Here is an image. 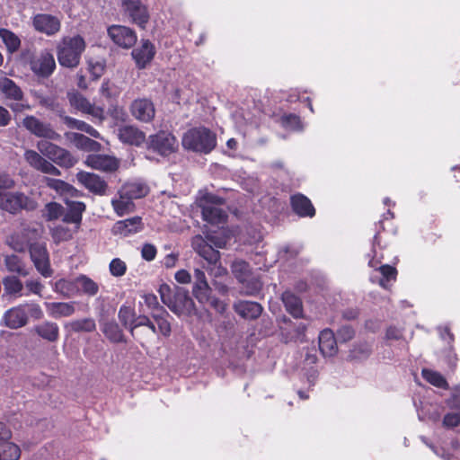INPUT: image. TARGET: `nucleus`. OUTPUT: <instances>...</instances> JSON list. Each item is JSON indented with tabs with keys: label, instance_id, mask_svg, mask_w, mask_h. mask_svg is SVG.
I'll use <instances>...</instances> for the list:
<instances>
[{
	"label": "nucleus",
	"instance_id": "423d86ee",
	"mask_svg": "<svg viewBox=\"0 0 460 460\" xmlns=\"http://www.w3.org/2000/svg\"><path fill=\"white\" fill-rule=\"evenodd\" d=\"M223 204V199L213 194H206L200 199L203 219L212 225L225 222L227 215L226 211L220 208Z\"/></svg>",
	"mask_w": 460,
	"mask_h": 460
},
{
	"label": "nucleus",
	"instance_id": "c03bdc74",
	"mask_svg": "<svg viewBox=\"0 0 460 460\" xmlns=\"http://www.w3.org/2000/svg\"><path fill=\"white\" fill-rule=\"evenodd\" d=\"M105 336L113 342H120L123 341V333L119 326L114 322L105 323L102 327Z\"/></svg>",
	"mask_w": 460,
	"mask_h": 460
},
{
	"label": "nucleus",
	"instance_id": "09e8293b",
	"mask_svg": "<svg viewBox=\"0 0 460 460\" xmlns=\"http://www.w3.org/2000/svg\"><path fill=\"white\" fill-rule=\"evenodd\" d=\"M68 326L74 332H93L96 327L94 321L91 318L73 321Z\"/></svg>",
	"mask_w": 460,
	"mask_h": 460
},
{
	"label": "nucleus",
	"instance_id": "6e6d98bb",
	"mask_svg": "<svg viewBox=\"0 0 460 460\" xmlns=\"http://www.w3.org/2000/svg\"><path fill=\"white\" fill-rule=\"evenodd\" d=\"M282 124L285 128L292 130H300L303 128L300 118L293 114L284 116L282 118Z\"/></svg>",
	"mask_w": 460,
	"mask_h": 460
},
{
	"label": "nucleus",
	"instance_id": "49530a36",
	"mask_svg": "<svg viewBox=\"0 0 460 460\" xmlns=\"http://www.w3.org/2000/svg\"><path fill=\"white\" fill-rule=\"evenodd\" d=\"M422 376L427 382L437 387L447 388L448 386L444 376L436 371L430 369H423Z\"/></svg>",
	"mask_w": 460,
	"mask_h": 460
},
{
	"label": "nucleus",
	"instance_id": "680f3d73",
	"mask_svg": "<svg viewBox=\"0 0 460 460\" xmlns=\"http://www.w3.org/2000/svg\"><path fill=\"white\" fill-rule=\"evenodd\" d=\"M13 186V179L8 173L0 171V190L12 189Z\"/></svg>",
	"mask_w": 460,
	"mask_h": 460
},
{
	"label": "nucleus",
	"instance_id": "8fccbe9b",
	"mask_svg": "<svg viewBox=\"0 0 460 460\" xmlns=\"http://www.w3.org/2000/svg\"><path fill=\"white\" fill-rule=\"evenodd\" d=\"M379 270L383 278L379 280V285L384 288H388V283L390 280H395L396 270L390 265H382Z\"/></svg>",
	"mask_w": 460,
	"mask_h": 460
},
{
	"label": "nucleus",
	"instance_id": "6e6552de",
	"mask_svg": "<svg viewBox=\"0 0 460 460\" xmlns=\"http://www.w3.org/2000/svg\"><path fill=\"white\" fill-rule=\"evenodd\" d=\"M29 65L31 71L40 77H49L56 68L53 55L48 50H42L39 54L31 55Z\"/></svg>",
	"mask_w": 460,
	"mask_h": 460
},
{
	"label": "nucleus",
	"instance_id": "e2e57ef3",
	"mask_svg": "<svg viewBox=\"0 0 460 460\" xmlns=\"http://www.w3.org/2000/svg\"><path fill=\"white\" fill-rule=\"evenodd\" d=\"M65 122L69 128H76L81 131H84L85 127L87 125V123H85L84 121H82V120H79V119H74L71 117H66Z\"/></svg>",
	"mask_w": 460,
	"mask_h": 460
},
{
	"label": "nucleus",
	"instance_id": "864d4df0",
	"mask_svg": "<svg viewBox=\"0 0 460 460\" xmlns=\"http://www.w3.org/2000/svg\"><path fill=\"white\" fill-rule=\"evenodd\" d=\"M135 315H136V314H135L134 309L129 306L122 305L119 308V319L121 322V323L127 328L130 329V326L132 325Z\"/></svg>",
	"mask_w": 460,
	"mask_h": 460
},
{
	"label": "nucleus",
	"instance_id": "de8ad7c7",
	"mask_svg": "<svg viewBox=\"0 0 460 460\" xmlns=\"http://www.w3.org/2000/svg\"><path fill=\"white\" fill-rule=\"evenodd\" d=\"M4 288L6 293L11 295H20L22 290V283L14 276L6 277L3 280Z\"/></svg>",
	"mask_w": 460,
	"mask_h": 460
},
{
	"label": "nucleus",
	"instance_id": "cd10ccee",
	"mask_svg": "<svg viewBox=\"0 0 460 460\" xmlns=\"http://www.w3.org/2000/svg\"><path fill=\"white\" fill-rule=\"evenodd\" d=\"M234 307L239 315L246 319H256L262 312V306L259 303L252 301H239L234 304Z\"/></svg>",
	"mask_w": 460,
	"mask_h": 460
},
{
	"label": "nucleus",
	"instance_id": "393cba45",
	"mask_svg": "<svg viewBox=\"0 0 460 460\" xmlns=\"http://www.w3.org/2000/svg\"><path fill=\"white\" fill-rule=\"evenodd\" d=\"M143 228L142 219L139 217H134L118 221L112 227L115 234L128 236L141 231Z\"/></svg>",
	"mask_w": 460,
	"mask_h": 460
},
{
	"label": "nucleus",
	"instance_id": "ea45409f",
	"mask_svg": "<svg viewBox=\"0 0 460 460\" xmlns=\"http://www.w3.org/2000/svg\"><path fill=\"white\" fill-rule=\"evenodd\" d=\"M54 291L66 297H71L78 292L76 279L74 280L59 279L54 285Z\"/></svg>",
	"mask_w": 460,
	"mask_h": 460
},
{
	"label": "nucleus",
	"instance_id": "412c9836",
	"mask_svg": "<svg viewBox=\"0 0 460 460\" xmlns=\"http://www.w3.org/2000/svg\"><path fill=\"white\" fill-rule=\"evenodd\" d=\"M118 137L122 143L137 146L146 141V134L138 128L131 125L120 127L118 130Z\"/></svg>",
	"mask_w": 460,
	"mask_h": 460
},
{
	"label": "nucleus",
	"instance_id": "052dcab7",
	"mask_svg": "<svg viewBox=\"0 0 460 460\" xmlns=\"http://www.w3.org/2000/svg\"><path fill=\"white\" fill-rule=\"evenodd\" d=\"M460 423V411L450 412L445 415L443 426L446 428H454Z\"/></svg>",
	"mask_w": 460,
	"mask_h": 460
},
{
	"label": "nucleus",
	"instance_id": "ddd939ff",
	"mask_svg": "<svg viewBox=\"0 0 460 460\" xmlns=\"http://www.w3.org/2000/svg\"><path fill=\"white\" fill-rule=\"evenodd\" d=\"M110 39L119 47L129 49L137 41V35L133 30L122 25H111L108 28Z\"/></svg>",
	"mask_w": 460,
	"mask_h": 460
},
{
	"label": "nucleus",
	"instance_id": "338daca9",
	"mask_svg": "<svg viewBox=\"0 0 460 460\" xmlns=\"http://www.w3.org/2000/svg\"><path fill=\"white\" fill-rule=\"evenodd\" d=\"M89 69L94 79H98L104 72V65L102 62L90 63Z\"/></svg>",
	"mask_w": 460,
	"mask_h": 460
},
{
	"label": "nucleus",
	"instance_id": "a18cd8bd",
	"mask_svg": "<svg viewBox=\"0 0 460 460\" xmlns=\"http://www.w3.org/2000/svg\"><path fill=\"white\" fill-rule=\"evenodd\" d=\"M5 266L9 271L17 273L21 276L28 275V272L22 263V261L16 255H8L4 260Z\"/></svg>",
	"mask_w": 460,
	"mask_h": 460
},
{
	"label": "nucleus",
	"instance_id": "774afa93",
	"mask_svg": "<svg viewBox=\"0 0 460 460\" xmlns=\"http://www.w3.org/2000/svg\"><path fill=\"white\" fill-rule=\"evenodd\" d=\"M447 403L451 408H458L460 406V385L454 388L452 396Z\"/></svg>",
	"mask_w": 460,
	"mask_h": 460
},
{
	"label": "nucleus",
	"instance_id": "5701e85b",
	"mask_svg": "<svg viewBox=\"0 0 460 460\" xmlns=\"http://www.w3.org/2000/svg\"><path fill=\"white\" fill-rule=\"evenodd\" d=\"M47 314L55 319L69 317L75 312V302H46Z\"/></svg>",
	"mask_w": 460,
	"mask_h": 460
},
{
	"label": "nucleus",
	"instance_id": "603ef678",
	"mask_svg": "<svg viewBox=\"0 0 460 460\" xmlns=\"http://www.w3.org/2000/svg\"><path fill=\"white\" fill-rule=\"evenodd\" d=\"M63 213V208L61 205L56 202L48 203L45 206L43 217L47 220L58 219Z\"/></svg>",
	"mask_w": 460,
	"mask_h": 460
},
{
	"label": "nucleus",
	"instance_id": "39448f33",
	"mask_svg": "<svg viewBox=\"0 0 460 460\" xmlns=\"http://www.w3.org/2000/svg\"><path fill=\"white\" fill-rule=\"evenodd\" d=\"M36 201L22 192H3L0 190V209L15 214L22 209L33 210Z\"/></svg>",
	"mask_w": 460,
	"mask_h": 460
},
{
	"label": "nucleus",
	"instance_id": "a19ab883",
	"mask_svg": "<svg viewBox=\"0 0 460 460\" xmlns=\"http://www.w3.org/2000/svg\"><path fill=\"white\" fill-rule=\"evenodd\" d=\"M76 286L78 287V292L82 291L88 296H95L99 291L98 284L84 275L76 278Z\"/></svg>",
	"mask_w": 460,
	"mask_h": 460
},
{
	"label": "nucleus",
	"instance_id": "f3484780",
	"mask_svg": "<svg viewBox=\"0 0 460 460\" xmlns=\"http://www.w3.org/2000/svg\"><path fill=\"white\" fill-rule=\"evenodd\" d=\"M84 164L98 171H102L106 172H111L116 171L119 166V161L111 155H89Z\"/></svg>",
	"mask_w": 460,
	"mask_h": 460
},
{
	"label": "nucleus",
	"instance_id": "37998d69",
	"mask_svg": "<svg viewBox=\"0 0 460 460\" xmlns=\"http://www.w3.org/2000/svg\"><path fill=\"white\" fill-rule=\"evenodd\" d=\"M77 226L69 228L64 226H58L51 230V235L56 243H61L72 239L73 235L77 232Z\"/></svg>",
	"mask_w": 460,
	"mask_h": 460
},
{
	"label": "nucleus",
	"instance_id": "f03ea898",
	"mask_svg": "<svg viewBox=\"0 0 460 460\" xmlns=\"http://www.w3.org/2000/svg\"><path fill=\"white\" fill-rule=\"evenodd\" d=\"M181 143L185 149L208 154L217 146V137L210 129L198 127L185 132Z\"/></svg>",
	"mask_w": 460,
	"mask_h": 460
},
{
	"label": "nucleus",
	"instance_id": "c756f323",
	"mask_svg": "<svg viewBox=\"0 0 460 460\" xmlns=\"http://www.w3.org/2000/svg\"><path fill=\"white\" fill-rule=\"evenodd\" d=\"M319 349L325 357H332L337 352L336 341L331 330H323L319 335Z\"/></svg>",
	"mask_w": 460,
	"mask_h": 460
},
{
	"label": "nucleus",
	"instance_id": "f8f14e48",
	"mask_svg": "<svg viewBox=\"0 0 460 460\" xmlns=\"http://www.w3.org/2000/svg\"><path fill=\"white\" fill-rule=\"evenodd\" d=\"M122 8L134 23L145 28L149 20V13L140 0H122Z\"/></svg>",
	"mask_w": 460,
	"mask_h": 460
},
{
	"label": "nucleus",
	"instance_id": "13d9d810",
	"mask_svg": "<svg viewBox=\"0 0 460 460\" xmlns=\"http://www.w3.org/2000/svg\"><path fill=\"white\" fill-rule=\"evenodd\" d=\"M157 253V250L154 244L145 243L141 248V256L146 261H152L155 260Z\"/></svg>",
	"mask_w": 460,
	"mask_h": 460
},
{
	"label": "nucleus",
	"instance_id": "2eb2a0df",
	"mask_svg": "<svg viewBox=\"0 0 460 460\" xmlns=\"http://www.w3.org/2000/svg\"><path fill=\"white\" fill-rule=\"evenodd\" d=\"M32 25L37 31L53 36L60 31L61 22L57 16L38 13L32 18Z\"/></svg>",
	"mask_w": 460,
	"mask_h": 460
},
{
	"label": "nucleus",
	"instance_id": "20e7f679",
	"mask_svg": "<svg viewBox=\"0 0 460 460\" xmlns=\"http://www.w3.org/2000/svg\"><path fill=\"white\" fill-rule=\"evenodd\" d=\"M36 147L49 161L60 167L71 168L77 163V159L69 151L49 141H38Z\"/></svg>",
	"mask_w": 460,
	"mask_h": 460
},
{
	"label": "nucleus",
	"instance_id": "f257e3e1",
	"mask_svg": "<svg viewBox=\"0 0 460 460\" xmlns=\"http://www.w3.org/2000/svg\"><path fill=\"white\" fill-rule=\"evenodd\" d=\"M85 47V40L80 35L63 37L57 46L59 65L68 68L76 67Z\"/></svg>",
	"mask_w": 460,
	"mask_h": 460
},
{
	"label": "nucleus",
	"instance_id": "1a4fd4ad",
	"mask_svg": "<svg viewBox=\"0 0 460 460\" xmlns=\"http://www.w3.org/2000/svg\"><path fill=\"white\" fill-rule=\"evenodd\" d=\"M23 157L26 163L36 171L54 176L61 174L60 170L39 151L28 149L24 152Z\"/></svg>",
	"mask_w": 460,
	"mask_h": 460
},
{
	"label": "nucleus",
	"instance_id": "9d476101",
	"mask_svg": "<svg viewBox=\"0 0 460 460\" xmlns=\"http://www.w3.org/2000/svg\"><path fill=\"white\" fill-rule=\"evenodd\" d=\"M22 126L38 137L50 140H59L60 135L57 133L49 123H44L34 116H26L22 120Z\"/></svg>",
	"mask_w": 460,
	"mask_h": 460
},
{
	"label": "nucleus",
	"instance_id": "dca6fc26",
	"mask_svg": "<svg viewBox=\"0 0 460 460\" xmlns=\"http://www.w3.org/2000/svg\"><path fill=\"white\" fill-rule=\"evenodd\" d=\"M31 258L38 271L45 278L51 275L49 259L47 248L44 244L34 243L30 245Z\"/></svg>",
	"mask_w": 460,
	"mask_h": 460
},
{
	"label": "nucleus",
	"instance_id": "3c124183",
	"mask_svg": "<svg viewBox=\"0 0 460 460\" xmlns=\"http://www.w3.org/2000/svg\"><path fill=\"white\" fill-rule=\"evenodd\" d=\"M2 453L4 460H18L21 456L19 447L10 442L3 444Z\"/></svg>",
	"mask_w": 460,
	"mask_h": 460
},
{
	"label": "nucleus",
	"instance_id": "c85d7f7f",
	"mask_svg": "<svg viewBox=\"0 0 460 460\" xmlns=\"http://www.w3.org/2000/svg\"><path fill=\"white\" fill-rule=\"evenodd\" d=\"M66 205L68 210L65 213L63 221L65 223L75 224V226H77L79 229L82 221V214L85 210L84 203L81 201H66Z\"/></svg>",
	"mask_w": 460,
	"mask_h": 460
},
{
	"label": "nucleus",
	"instance_id": "a211bd4d",
	"mask_svg": "<svg viewBox=\"0 0 460 460\" xmlns=\"http://www.w3.org/2000/svg\"><path fill=\"white\" fill-rule=\"evenodd\" d=\"M130 111L136 119L145 123L152 121L155 114L154 103L146 98L135 100L130 105Z\"/></svg>",
	"mask_w": 460,
	"mask_h": 460
},
{
	"label": "nucleus",
	"instance_id": "bf43d9fd",
	"mask_svg": "<svg viewBox=\"0 0 460 460\" xmlns=\"http://www.w3.org/2000/svg\"><path fill=\"white\" fill-rule=\"evenodd\" d=\"M22 306L25 307V310L27 311V315L30 314L31 317H32L33 319L40 320L44 315L42 309L38 304H24L22 305Z\"/></svg>",
	"mask_w": 460,
	"mask_h": 460
},
{
	"label": "nucleus",
	"instance_id": "69168bd1",
	"mask_svg": "<svg viewBox=\"0 0 460 460\" xmlns=\"http://www.w3.org/2000/svg\"><path fill=\"white\" fill-rule=\"evenodd\" d=\"M174 278L180 284H189L191 281V275L186 270H180L176 271Z\"/></svg>",
	"mask_w": 460,
	"mask_h": 460
},
{
	"label": "nucleus",
	"instance_id": "79ce46f5",
	"mask_svg": "<svg viewBox=\"0 0 460 460\" xmlns=\"http://www.w3.org/2000/svg\"><path fill=\"white\" fill-rule=\"evenodd\" d=\"M0 38L9 52L13 53L20 48L21 40L17 35L6 29H0Z\"/></svg>",
	"mask_w": 460,
	"mask_h": 460
},
{
	"label": "nucleus",
	"instance_id": "7ed1b4c3",
	"mask_svg": "<svg viewBox=\"0 0 460 460\" xmlns=\"http://www.w3.org/2000/svg\"><path fill=\"white\" fill-rule=\"evenodd\" d=\"M234 277L242 284L243 293L253 296L260 292L262 284L260 279L253 274L249 264L243 260H235L231 265Z\"/></svg>",
	"mask_w": 460,
	"mask_h": 460
},
{
	"label": "nucleus",
	"instance_id": "5fc2aeb1",
	"mask_svg": "<svg viewBox=\"0 0 460 460\" xmlns=\"http://www.w3.org/2000/svg\"><path fill=\"white\" fill-rule=\"evenodd\" d=\"M109 269L112 276L122 277L127 271V264L119 258H115L110 262Z\"/></svg>",
	"mask_w": 460,
	"mask_h": 460
},
{
	"label": "nucleus",
	"instance_id": "c9c22d12",
	"mask_svg": "<svg viewBox=\"0 0 460 460\" xmlns=\"http://www.w3.org/2000/svg\"><path fill=\"white\" fill-rule=\"evenodd\" d=\"M67 137L79 149L86 151H97L101 146L98 142L79 133H70L67 135Z\"/></svg>",
	"mask_w": 460,
	"mask_h": 460
},
{
	"label": "nucleus",
	"instance_id": "aec40b11",
	"mask_svg": "<svg viewBox=\"0 0 460 460\" xmlns=\"http://www.w3.org/2000/svg\"><path fill=\"white\" fill-rule=\"evenodd\" d=\"M194 279L192 288L193 296L199 303H208L210 299L211 288L207 281L205 272L200 269H195Z\"/></svg>",
	"mask_w": 460,
	"mask_h": 460
},
{
	"label": "nucleus",
	"instance_id": "6ab92c4d",
	"mask_svg": "<svg viewBox=\"0 0 460 460\" xmlns=\"http://www.w3.org/2000/svg\"><path fill=\"white\" fill-rule=\"evenodd\" d=\"M76 179L89 191L97 195L105 194L107 183L99 175L82 171L76 174Z\"/></svg>",
	"mask_w": 460,
	"mask_h": 460
},
{
	"label": "nucleus",
	"instance_id": "f704fd0d",
	"mask_svg": "<svg viewBox=\"0 0 460 460\" xmlns=\"http://www.w3.org/2000/svg\"><path fill=\"white\" fill-rule=\"evenodd\" d=\"M205 261L207 265L204 268L211 277L221 278L227 274V270L222 266L219 252H216L215 255L208 257Z\"/></svg>",
	"mask_w": 460,
	"mask_h": 460
},
{
	"label": "nucleus",
	"instance_id": "4468645a",
	"mask_svg": "<svg viewBox=\"0 0 460 460\" xmlns=\"http://www.w3.org/2000/svg\"><path fill=\"white\" fill-rule=\"evenodd\" d=\"M68 100L72 107L76 109L77 111L89 114L93 118L103 120L104 119V111L103 109L98 106L92 104L85 97H84L79 93H69Z\"/></svg>",
	"mask_w": 460,
	"mask_h": 460
},
{
	"label": "nucleus",
	"instance_id": "7c9ffc66",
	"mask_svg": "<svg viewBox=\"0 0 460 460\" xmlns=\"http://www.w3.org/2000/svg\"><path fill=\"white\" fill-rule=\"evenodd\" d=\"M0 92L6 99L13 101H22L23 93L22 89L11 79L7 77L0 78Z\"/></svg>",
	"mask_w": 460,
	"mask_h": 460
},
{
	"label": "nucleus",
	"instance_id": "9b49d317",
	"mask_svg": "<svg viewBox=\"0 0 460 460\" xmlns=\"http://www.w3.org/2000/svg\"><path fill=\"white\" fill-rule=\"evenodd\" d=\"M162 298L164 303L178 315H190L196 313L195 304L187 290L178 291L170 303L165 300L164 296Z\"/></svg>",
	"mask_w": 460,
	"mask_h": 460
},
{
	"label": "nucleus",
	"instance_id": "4be33fe9",
	"mask_svg": "<svg viewBox=\"0 0 460 460\" xmlns=\"http://www.w3.org/2000/svg\"><path fill=\"white\" fill-rule=\"evenodd\" d=\"M3 321L11 329H18L27 323V311L22 305L13 307L5 312Z\"/></svg>",
	"mask_w": 460,
	"mask_h": 460
},
{
	"label": "nucleus",
	"instance_id": "b1692460",
	"mask_svg": "<svg viewBox=\"0 0 460 460\" xmlns=\"http://www.w3.org/2000/svg\"><path fill=\"white\" fill-rule=\"evenodd\" d=\"M155 54V47L147 40H143L141 46L132 51V57L136 61L137 66L140 69L145 68L151 62Z\"/></svg>",
	"mask_w": 460,
	"mask_h": 460
},
{
	"label": "nucleus",
	"instance_id": "4d7b16f0",
	"mask_svg": "<svg viewBox=\"0 0 460 460\" xmlns=\"http://www.w3.org/2000/svg\"><path fill=\"white\" fill-rule=\"evenodd\" d=\"M159 332L164 336H169L171 333V324L168 320L162 315H154Z\"/></svg>",
	"mask_w": 460,
	"mask_h": 460
},
{
	"label": "nucleus",
	"instance_id": "4c0bfd02",
	"mask_svg": "<svg viewBox=\"0 0 460 460\" xmlns=\"http://www.w3.org/2000/svg\"><path fill=\"white\" fill-rule=\"evenodd\" d=\"M44 182L60 195L75 196L77 193V190L73 186L58 179L45 177Z\"/></svg>",
	"mask_w": 460,
	"mask_h": 460
},
{
	"label": "nucleus",
	"instance_id": "e433bc0d",
	"mask_svg": "<svg viewBox=\"0 0 460 460\" xmlns=\"http://www.w3.org/2000/svg\"><path fill=\"white\" fill-rule=\"evenodd\" d=\"M111 205L116 214L119 217L132 211L134 207L132 199L127 195H121L120 190L118 192V197L112 199Z\"/></svg>",
	"mask_w": 460,
	"mask_h": 460
},
{
	"label": "nucleus",
	"instance_id": "0e129e2a",
	"mask_svg": "<svg viewBox=\"0 0 460 460\" xmlns=\"http://www.w3.org/2000/svg\"><path fill=\"white\" fill-rule=\"evenodd\" d=\"M354 336V331L349 326H343L338 331V339L342 341H349Z\"/></svg>",
	"mask_w": 460,
	"mask_h": 460
},
{
	"label": "nucleus",
	"instance_id": "0eeeda50",
	"mask_svg": "<svg viewBox=\"0 0 460 460\" xmlns=\"http://www.w3.org/2000/svg\"><path fill=\"white\" fill-rule=\"evenodd\" d=\"M147 147L163 156H167L176 152L178 141L172 133L162 130L149 136Z\"/></svg>",
	"mask_w": 460,
	"mask_h": 460
},
{
	"label": "nucleus",
	"instance_id": "bb28decb",
	"mask_svg": "<svg viewBox=\"0 0 460 460\" xmlns=\"http://www.w3.org/2000/svg\"><path fill=\"white\" fill-rule=\"evenodd\" d=\"M36 235V231L24 229L21 233H16L10 236L8 243L14 251L24 252L29 247L31 237Z\"/></svg>",
	"mask_w": 460,
	"mask_h": 460
},
{
	"label": "nucleus",
	"instance_id": "2f4dec72",
	"mask_svg": "<svg viewBox=\"0 0 460 460\" xmlns=\"http://www.w3.org/2000/svg\"><path fill=\"white\" fill-rule=\"evenodd\" d=\"M293 210L301 217H313L314 208L311 201L304 195L297 194L291 198Z\"/></svg>",
	"mask_w": 460,
	"mask_h": 460
},
{
	"label": "nucleus",
	"instance_id": "58836bf2",
	"mask_svg": "<svg viewBox=\"0 0 460 460\" xmlns=\"http://www.w3.org/2000/svg\"><path fill=\"white\" fill-rule=\"evenodd\" d=\"M193 250L204 260L211 255H215L217 250H215L201 235H196L191 240Z\"/></svg>",
	"mask_w": 460,
	"mask_h": 460
},
{
	"label": "nucleus",
	"instance_id": "473e14b6",
	"mask_svg": "<svg viewBox=\"0 0 460 460\" xmlns=\"http://www.w3.org/2000/svg\"><path fill=\"white\" fill-rule=\"evenodd\" d=\"M121 195H127L131 199L145 197L149 189L146 184L140 181H134L125 183L121 189Z\"/></svg>",
	"mask_w": 460,
	"mask_h": 460
},
{
	"label": "nucleus",
	"instance_id": "a878e982",
	"mask_svg": "<svg viewBox=\"0 0 460 460\" xmlns=\"http://www.w3.org/2000/svg\"><path fill=\"white\" fill-rule=\"evenodd\" d=\"M34 332L49 342H56L59 338V327L56 323L44 321L33 328Z\"/></svg>",
	"mask_w": 460,
	"mask_h": 460
},
{
	"label": "nucleus",
	"instance_id": "72a5a7b5",
	"mask_svg": "<svg viewBox=\"0 0 460 460\" xmlns=\"http://www.w3.org/2000/svg\"><path fill=\"white\" fill-rule=\"evenodd\" d=\"M282 301L287 311L296 318L303 316L302 302L299 297L289 291L282 294Z\"/></svg>",
	"mask_w": 460,
	"mask_h": 460
}]
</instances>
